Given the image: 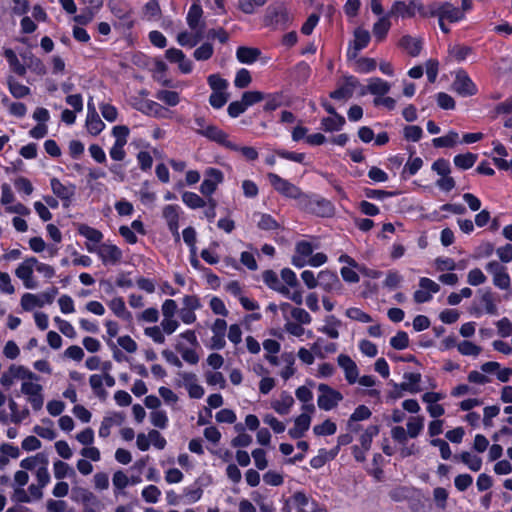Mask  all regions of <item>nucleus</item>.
I'll return each mask as SVG.
<instances>
[{"instance_id": "obj_4", "label": "nucleus", "mask_w": 512, "mask_h": 512, "mask_svg": "<svg viewBox=\"0 0 512 512\" xmlns=\"http://www.w3.org/2000/svg\"><path fill=\"white\" fill-rule=\"evenodd\" d=\"M317 405L321 410L330 411L343 400V395L327 384L318 385Z\"/></svg>"}, {"instance_id": "obj_56", "label": "nucleus", "mask_w": 512, "mask_h": 512, "mask_svg": "<svg viewBox=\"0 0 512 512\" xmlns=\"http://www.w3.org/2000/svg\"><path fill=\"white\" fill-rule=\"evenodd\" d=\"M472 53V49L468 46L454 45L449 48V56L457 61L462 62Z\"/></svg>"}, {"instance_id": "obj_1", "label": "nucleus", "mask_w": 512, "mask_h": 512, "mask_svg": "<svg viewBox=\"0 0 512 512\" xmlns=\"http://www.w3.org/2000/svg\"><path fill=\"white\" fill-rule=\"evenodd\" d=\"M426 14L427 17L435 16L438 18L439 27L444 33H448L450 31L446 22L457 23L464 19L463 11L449 2L429 4L427 6Z\"/></svg>"}, {"instance_id": "obj_19", "label": "nucleus", "mask_w": 512, "mask_h": 512, "mask_svg": "<svg viewBox=\"0 0 512 512\" xmlns=\"http://www.w3.org/2000/svg\"><path fill=\"white\" fill-rule=\"evenodd\" d=\"M203 10L198 3H193L187 13L186 21L190 29L197 33L198 37H203L205 23L202 21Z\"/></svg>"}, {"instance_id": "obj_49", "label": "nucleus", "mask_w": 512, "mask_h": 512, "mask_svg": "<svg viewBox=\"0 0 512 512\" xmlns=\"http://www.w3.org/2000/svg\"><path fill=\"white\" fill-rule=\"evenodd\" d=\"M143 111L150 115V116H154V117H157V118H167V114H168V110L165 109L162 105H160L159 103L155 102V101H152V100H147L145 103H144V109Z\"/></svg>"}, {"instance_id": "obj_5", "label": "nucleus", "mask_w": 512, "mask_h": 512, "mask_svg": "<svg viewBox=\"0 0 512 512\" xmlns=\"http://www.w3.org/2000/svg\"><path fill=\"white\" fill-rule=\"evenodd\" d=\"M290 14L283 4L269 6L264 16V24L269 27H284L290 22Z\"/></svg>"}, {"instance_id": "obj_48", "label": "nucleus", "mask_w": 512, "mask_h": 512, "mask_svg": "<svg viewBox=\"0 0 512 512\" xmlns=\"http://www.w3.org/2000/svg\"><path fill=\"white\" fill-rule=\"evenodd\" d=\"M144 17L149 21H157L161 18V8L157 0L148 1L143 8Z\"/></svg>"}, {"instance_id": "obj_30", "label": "nucleus", "mask_w": 512, "mask_h": 512, "mask_svg": "<svg viewBox=\"0 0 512 512\" xmlns=\"http://www.w3.org/2000/svg\"><path fill=\"white\" fill-rule=\"evenodd\" d=\"M391 15L389 13L382 15L376 23L373 25V35L377 39V41H382L388 31L391 28V22H390Z\"/></svg>"}, {"instance_id": "obj_45", "label": "nucleus", "mask_w": 512, "mask_h": 512, "mask_svg": "<svg viewBox=\"0 0 512 512\" xmlns=\"http://www.w3.org/2000/svg\"><path fill=\"white\" fill-rule=\"evenodd\" d=\"M479 292L481 293L480 300L484 305L486 313L496 315L498 311L493 292L490 289L480 290Z\"/></svg>"}, {"instance_id": "obj_11", "label": "nucleus", "mask_w": 512, "mask_h": 512, "mask_svg": "<svg viewBox=\"0 0 512 512\" xmlns=\"http://www.w3.org/2000/svg\"><path fill=\"white\" fill-rule=\"evenodd\" d=\"M158 450H163L166 445V439L161 435L158 430L151 429L147 434L139 433L136 437V446L140 451L149 450L150 446Z\"/></svg>"}, {"instance_id": "obj_44", "label": "nucleus", "mask_w": 512, "mask_h": 512, "mask_svg": "<svg viewBox=\"0 0 512 512\" xmlns=\"http://www.w3.org/2000/svg\"><path fill=\"white\" fill-rule=\"evenodd\" d=\"M325 321L326 324L319 328V331L326 334L331 339H337L339 337L338 328L341 325V322L334 316H328Z\"/></svg>"}, {"instance_id": "obj_18", "label": "nucleus", "mask_w": 512, "mask_h": 512, "mask_svg": "<svg viewBox=\"0 0 512 512\" xmlns=\"http://www.w3.org/2000/svg\"><path fill=\"white\" fill-rule=\"evenodd\" d=\"M444 398L445 394L442 392H426L421 396V400L427 405V412L432 418H439L444 415V407L438 404Z\"/></svg>"}, {"instance_id": "obj_15", "label": "nucleus", "mask_w": 512, "mask_h": 512, "mask_svg": "<svg viewBox=\"0 0 512 512\" xmlns=\"http://www.w3.org/2000/svg\"><path fill=\"white\" fill-rule=\"evenodd\" d=\"M318 286H320L325 292L341 294L343 285L338 278L337 274L329 271L322 270L317 275Z\"/></svg>"}, {"instance_id": "obj_7", "label": "nucleus", "mask_w": 512, "mask_h": 512, "mask_svg": "<svg viewBox=\"0 0 512 512\" xmlns=\"http://www.w3.org/2000/svg\"><path fill=\"white\" fill-rule=\"evenodd\" d=\"M36 378L37 375L25 366L12 364L8 370L2 374L0 383L3 387L9 388L14 384L15 380H22V382H24L26 379Z\"/></svg>"}, {"instance_id": "obj_52", "label": "nucleus", "mask_w": 512, "mask_h": 512, "mask_svg": "<svg viewBox=\"0 0 512 512\" xmlns=\"http://www.w3.org/2000/svg\"><path fill=\"white\" fill-rule=\"evenodd\" d=\"M457 349L464 356L478 357L482 352V348L471 341L464 340L457 344Z\"/></svg>"}, {"instance_id": "obj_63", "label": "nucleus", "mask_w": 512, "mask_h": 512, "mask_svg": "<svg viewBox=\"0 0 512 512\" xmlns=\"http://www.w3.org/2000/svg\"><path fill=\"white\" fill-rule=\"evenodd\" d=\"M141 495H142V498L147 503H157L161 496V491L157 486L151 484V485L144 487Z\"/></svg>"}, {"instance_id": "obj_40", "label": "nucleus", "mask_w": 512, "mask_h": 512, "mask_svg": "<svg viewBox=\"0 0 512 512\" xmlns=\"http://www.w3.org/2000/svg\"><path fill=\"white\" fill-rule=\"evenodd\" d=\"M367 90L369 93L381 97L389 92L390 84L381 78H372L369 80Z\"/></svg>"}, {"instance_id": "obj_46", "label": "nucleus", "mask_w": 512, "mask_h": 512, "mask_svg": "<svg viewBox=\"0 0 512 512\" xmlns=\"http://www.w3.org/2000/svg\"><path fill=\"white\" fill-rule=\"evenodd\" d=\"M477 160V155L467 152L465 154H458L454 157L453 162L456 167L462 170H467L473 167Z\"/></svg>"}, {"instance_id": "obj_10", "label": "nucleus", "mask_w": 512, "mask_h": 512, "mask_svg": "<svg viewBox=\"0 0 512 512\" xmlns=\"http://www.w3.org/2000/svg\"><path fill=\"white\" fill-rule=\"evenodd\" d=\"M486 271L492 276V282L495 287L501 290H507L511 284V278L507 268L500 262L493 260L486 264Z\"/></svg>"}, {"instance_id": "obj_53", "label": "nucleus", "mask_w": 512, "mask_h": 512, "mask_svg": "<svg viewBox=\"0 0 512 512\" xmlns=\"http://www.w3.org/2000/svg\"><path fill=\"white\" fill-rule=\"evenodd\" d=\"M337 431V425L330 419H326L323 423L315 425L313 427V433L316 436H330L335 434Z\"/></svg>"}, {"instance_id": "obj_51", "label": "nucleus", "mask_w": 512, "mask_h": 512, "mask_svg": "<svg viewBox=\"0 0 512 512\" xmlns=\"http://www.w3.org/2000/svg\"><path fill=\"white\" fill-rule=\"evenodd\" d=\"M182 201L187 207L191 209L202 208L206 205V202L203 198H201L198 194L190 191H186L182 194Z\"/></svg>"}, {"instance_id": "obj_24", "label": "nucleus", "mask_w": 512, "mask_h": 512, "mask_svg": "<svg viewBox=\"0 0 512 512\" xmlns=\"http://www.w3.org/2000/svg\"><path fill=\"white\" fill-rule=\"evenodd\" d=\"M358 83L359 82L355 77H346L345 82L339 88L330 93V97L335 100H348L352 97Z\"/></svg>"}, {"instance_id": "obj_61", "label": "nucleus", "mask_w": 512, "mask_h": 512, "mask_svg": "<svg viewBox=\"0 0 512 512\" xmlns=\"http://www.w3.org/2000/svg\"><path fill=\"white\" fill-rule=\"evenodd\" d=\"M290 314H291L292 319L296 323H299L302 325H309L312 322L311 315L303 308H299V307L291 308Z\"/></svg>"}, {"instance_id": "obj_64", "label": "nucleus", "mask_w": 512, "mask_h": 512, "mask_svg": "<svg viewBox=\"0 0 512 512\" xmlns=\"http://www.w3.org/2000/svg\"><path fill=\"white\" fill-rule=\"evenodd\" d=\"M403 136L407 141L418 142L423 136V130L418 125L405 126Z\"/></svg>"}, {"instance_id": "obj_20", "label": "nucleus", "mask_w": 512, "mask_h": 512, "mask_svg": "<svg viewBox=\"0 0 512 512\" xmlns=\"http://www.w3.org/2000/svg\"><path fill=\"white\" fill-rule=\"evenodd\" d=\"M201 136L216 142L227 149H237V144L228 139V135L220 128L210 124L205 130H201Z\"/></svg>"}, {"instance_id": "obj_32", "label": "nucleus", "mask_w": 512, "mask_h": 512, "mask_svg": "<svg viewBox=\"0 0 512 512\" xmlns=\"http://www.w3.org/2000/svg\"><path fill=\"white\" fill-rule=\"evenodd\" d=\"M345 122V118L342 115L335 114V116L325 117L321 120V129L325 132L340 131Z\"/></svg>"}, {"instance_id": "obj_35", "label": "nucleus", "mask_w": 512, "mask_h": 512, "mask_svg": "<svg viewBox=\"0 0 512 512\" xmlns=\"http://www.w3.org/2000/svg\"><path fill=\"white\" fill-rule=\"evenodd\" d=\"M424 417L417 415L409 417L406 423V431L410 438H417L424 429Z\"/></svg>"}, {"instance_id": "obj_17", "label": "nucleus", "mask_w": 512, "mask_h": 512, "mask_svg": "<svg viewBox=\"0 0 512 512\" xmlns=\"http://www.w3.org/2000/svg\"><path fill=\"white\" fill-rule=\"evenodd\" d=\"M453 90L463 97L472 96L477 93V87L464 70L456 73L452 84Z\"/></svg>"}, {"instance_id": "obj_33", "label": "nucleus", "mask_w": 512, "mask_h": 512, "mask_svg": "<svg viewBox=\"0 0 512 512\" xmlns=\"http://www.w3.org/2000/svg\"><path fill=\"white\" fill-rule=\"evenodd\" d=\"M53 474L57 480H62L66 477L76 478L75 470L68 463L61 460L53 463Z\"/></svg>"}, {"instance_id": "obj_59", "label": "nucleus", "mask_w": 512, "mask_h": 512, "mask_svg": "<svg viewBox=\"0 0 512 512\" xmlns=\"http://www.w3.org/2000/svg\"><path fill=\"white\" fill-rule=\"evenodd\" d=\"M203 37H198L196 32L188 33L186 31L181 32L177 36V42L181 46L194 47Z\"/></svg>"}, {"instance_id": "obj_50", "label": "nucleus", "mask_w": 512, "mask_h": 512, "mask_svg": "<svg viewBox=\"0 0 512 512\" xmlns=\"http://www.w3.org/2000/svg\"><path fill=\"white\" fill-rule=\"evenodd\" d=\"M71 499L74 502L89 503L94 499V495L88 489L81 486H73L71 490Z\"/></svg>"}, {"instance_id": "obj_37", "label": "nucleus", "mask_w": 512, "mask_h": 512, "mask_svg": "<svg viewBox=\"0 0 512 512\" xmlns=\"http://www.w3.org/2000/svg\"><path fill=\"white\" fill-rule=\"evenodd\" d=\"M400 46L413 57L419 55L422 49L420 39L411 36H403L400 40Z\"/></svg>"}, {"instance_id": "obj_16", "label": "nucleus", "mask_w": 512, "mask_h": 512, "mask_svg": "<svg viewBox=\"0 0 512 512\" xmlns=\"http://www.w3.org/2000/svg\"><path fill=\"white\" fill-rule=\"evenodd\" d=\"M111 13L118 18L126 29L134 26L131 8L122 0H111L108 4Z\"/></svg>"}, {"instance_id": "obj_38", "label": "nucleus", "mask_w": 512, "mask_h": 512, "mask_svg": "<svg viewBox=\"0 0 512 512\" xmlns=\"http://www.w3.org/2000/svg\"><path fill=\"white\" fill-rule=\"evenodd\" d=\"M312 351L319 358H324L325 354L334 353L337 350L335 343H327L323 338H318L312 345Z\"/></svg>"}, {"instance_id": "obj_34", "label": "nucleus", "mask_w": 512, "mask_h": 512, "mask_svg": "<svg viewBox=\"0 0 512 512\" xmlns=\"http://www.w3.org/2000/svg\"><path fill=\"white\" fill-rule=\"evenodd\" d=\"M122 421L123 417L119 413H115L112 416L104 417L98 431L99 437L107 438L111 433V428L114 425L121 424Z\"/></svg>"}, {"instance_id": "obj_3", "label": "nucleus", "mask_w": 512, "mask_h": 512, "mask_svg": "<svg viewBox=\"0 0 512 512\" xmlns=\"http://www.w3.org/2000/svg\"><path fill=\"white\" fill-rule=\"evenodd\" d=\"M267 178L271 186L274 188V190L284 197L291 199H300L304 196V193L301 191L299 187H297L287 179L280 177L276 173H268Z\"/></svg>"}, {"instance_id": "obj_9", "label": "nucleus", "mask_w": 512, "mask_h": 512, "mask_svg": "<svg viewBox=\"0 0 512 512\" xmlns=\"http://www.w3.org/2000/svg\"><path fill=\"white\" fill-rule=\"evenodd\" d=\"M427 6H423L422 3L418 0H411L409 4H406L404 1H395L389 11V14L397 15L402 18L405 17H413L416 13L427 17Z\"/></svg>"}, {"instance_id": "obj_8", "label": "nucleus", "mask_w": 512, "mask_h": 512, "mask_svg": "<svg viewBox=\"0 0 512 512\" xmlns=\"http://www.w3.org/2000/svg\"><path fill=\"white\" fill-rule=\"evenodd\" d=\"M36 264L37 258L27 257L15 269L16 277L22 281L26 289L37 288V282L33 278Z\"/></svg>"}, {"instance_id": "obj_22", "label": "nucleus", "mask_w": 512, "mask_h": 512, "mask_svg": "<svg viewBox=\"0 0 512 512\" xmlns=\"http://www.w3.org/2000/svg\"><path fill=\"white\" fill-rule=\"evenodd\" d=\"M337 362L340 368L344 371L346 381L349 384H355L359 376V369L355 361L346 354H340L337 358Z\"/></svg>"}, {"instance_id": "obj_31", "label": "nucleus", "mask_w": 512, "mask_h": 512, "mask_svg": "<svg viewBox=\"0 0 512 512\" xmlns=\"http://www.w3.org/2000/svg\"><path fill=\"white\" fill-rule=\"evenodd\" d=\"M454 460H459L465 464L471 471L477 472L482 467V459L470 452H462L453 456Z\"/></svg>"}, {"instance_id": "obj_12", "label": "nucleus", "mask_w": 512, "mask_h": 512, "mask_svg": "<svg viewBox=\"0 0 512 512\" xmlns=\"http://www.w3.org/2000/svg\"><path fill=\"white\" fill-rule=\"evenodd\" d=\"M204 180L200 185V192L207 197L212 196L219 184L224 180V174L216 168H207L204 172Z\"/></svg>"}, {"instance_id": "obj_55", "label": "nucleus", "mask_w": 512, "mask_h": 512, "mask_svg": "<svg viewBox=\"0 0 512 512\" xmlns=\"http://www.w3.org/2000/svg\"><path fill=\"white\" fill-rule=\"evenodd\" d=\"M309 499L303 492H295L287 501L284 509L290 512L291 507L304 508L308 505Z\"/></svg>"}, {"instance_id": "obj_13", "label": "nucleus", "mask_w": 512, "mask_h": 512, "mask_svg": "<svg viewBox=\"0 0 512 512\" xmlns=\"http://www.w3.org/2000/svg\"><path fill=\"white\" fill-rule=\"evenodd\" d=\"M440 290L439 284L427 277L419 279V289L413 294L416 303H426L432 299L433 294Z\"/></svg>"}, {"instance_id": "obj_54", "label": "nucleus", "mask_w": 512, "mask_h": 512, "mask_svg": "<svg viewBox=\"0 0 512 512\" xmlns=\"http://www.w3.org/2000/svg\"><path fill=\"white\" fill-rule=\"evenodd\" d=\"M378 433L379 428L376 425L367 427V429L363 432V434L360 436V444L364 451H368L370 449L372 440L375 436L378 435Z\"/></svg>"}, {"instance_id": "obj_2", "label": "nucleus", "mask_w": 512, "mask_h": 512, "mask_svg": "<svg viewBox=\"0 0 512 512\" xmlns=\"http://www.w3.org/2000/svg\"><path fill=\"white\" fill-rule=\"evenodd\" d=\"M38 381L37 376L36 379H26L21 383V393L26 396L27 402L35 411L41 410L44 405L43 387Z\"/></svg>"}, {"instance_id": "obj_39", "label": "nucleus", "mask_w": 512, "mask_h": 512, "mask_svg": "<svg viewBox=\"0 0 512 512\" xmlns=\"http://www.w3.org/2000/svg\"><path fill=\"white\" fill-rule=\"evenodd\" d=\"M85 126L87 132L92 136H97L105 129V123L101 120L98 114L96 115H87Z\"/></svg>"}, {"instance_id": "obj_23", "label": "nucleus", "mask_w": 512, "mask_h": 512, "mask_svg": "<svg viewBox=\"0 0 512 512\" xmlns=\"http://www.w3.org/2000/svg\"><path fill=\"white\" fill-rule=\"evenodd\" d=\"M163 217L172 235L179 239L180 207L178 205H166L163 208Z\"/></svg>"}, {"instance_id": "obj_14", "label": "nucleus", "mask_w": 512, "mask_h": 512, "mask_svg": "<svg viewBox=\"0 0 512 512\" xmlns=\"http://www.w3.org/2000/svg\"><path fill=\"white\" fill-rule=\"evenodd\" d=\"M317 247V245L306 240L297 242L295 245V253L291 260L292 264L296 268H303L304 266H307V261H309V258L313 255V252Z\"/></svg>"}, {"instance_id": "obj_43", "label": "nucleus", "mask_w": 512, "mask_h": 512, "mask_svg": "<svg viewBox=\"0 0 512 512\" xmlns=\"http://www.w3.org/2000/svg\"><path fill=\"white\" fill-rule=\"evenodd\" d=\"M8 89L13 97L17 99L28 96L31 92L30 88L26 85L16 81L13 77H10L7 81Z\"/></svg>"}, {"instance_id": "obj_41", "label": "nucleus", "mask_w": 512, "mask_h": 512, "mask_svg": "<svg viewBox=\"0 0 512 512\" xmlns=\"http://www.w3.org/2000/svg\"><path fill=\"white\" fill-rule=\"evenodd\" d=\"M155 98L164 104L174 107L180 103V95L178 92L161 89L155 93Z\"/></svg>"}, {"instance_id": "obj_42", "label": "nucleus", "mask_w": 512, "mask_h": 512, "mask_svg": "<svg viewBox=\"0 0 512 512\" xmlns=\"http://www.w3.org/2000/svg\"><path fill=\"white\" fill-rule=\"evenodd\" d=\"M371 410L365 405H359L354 412L351 414L348 420V428L352 431H356L357 428L354 423L357 421L366 420L371 416Z\"/></svg>"}, {"instance_id": "obj_57", "label": "nucleus", "mask_w": 512, "mask_h": 512, "mask_svg": "<svg viewBox=\"0 0 512 512\" xmlns=\"http://www.w3.org/2000/svg\"><path fill=\"white\" fill-rule=\"evenodd\" d=\"M151 424L159 429H165L168 426L169 419L164 410H155L150 412Z\"/></svg>"}, {"instance_id": "obj_6", "label": "nucleus", "mask_w": 512, "mask_h": 512, "mask_svg": "<svg viewBox=\"0 0 512 512\" xmlns=\"http://www.w3.org/2000/svg\"><path fill=\"white\" fill-rule=\"evenodd\" d=\"M87 250L97 253L104 265H115L122 259V251L114 244L103 243L98 248L87 244Z\"/></svg>"}, {"instance_id": "obj_60", "label": "nucleus", "mask_w": 512, "mask_h": 512, "mask_svg": "<svg viewBox=\"0 0 512 512\" xmlns=\"http://www.w3.org/2000/svg\"><path fill=\"white\" fill-rule=\"evenodd\" d=\"M345 315L351 320L358 321L361 323H369L372 321V317L357 307L348 308Z\"/></svg>"}, {"instance_id": "obj_62", "label": "nucleus", "mask_w": 512, "mask_h": 512, "mask_svg": "<svg viewBox=\"0 0 512 512\" xmlns=\"http://www.w3.org/2000/svg\"><path fill=\"white\" fill-rule=\"evenodd\" d=\"M486 281L487 277L480 268H473L467 274V283L471 286H479Z\"/></svg>"}, {"instance_id": "obj_36", "label": "nucleus", "mask_w": 512, "mask_h": 512, "mask_svg": "<svg viewBox=\"0 0 512 512\" xmlns=\"http://www.w3.org/2000/svg\"><path fill=\"white\" fill-rule=\"evenodd\" d=\"M459 142V134L451 130L446 135L434 138L432 144L436 148H450Z\"/></svg>"}, {"instance_id": "obj_28", "label": "nucleus", "mask_w": 512, "mask_h": 512, "mask_svg": "<svg viewBox=\"0 0 512 512\" xmlns=\"http://www.w3.org/2000/svg\"><path fill=\"white\" fill-rule=\"evenodd\" d=\"M196 348L197 347L186 345L183 341H177L175 343L176 351L180 353L182 359L190 365H196L199 362L200 358Z\"/></svg>"}, {"instance_id": "obj_29", "label": "nucleus", "mask_w": 512, "mask_h": 512, "mask_svg": "<svg viewBox=\"0 0 512 512\" xmlns=\"http://www.w3.org/2000/svg\"><path fill=\"white\" fill-rule=\"evenodd\" d=\"M260 55L261 51L254 47L240 46L236 50V58L240 63L243 64L249 65L254 63Z\"/></svg>"}, {"instance_id": "obj_47", "label": "nucleus", "mask_w": 512, "mask_h": 512, "mask_svg": "<svg viewBox=\"0 0 512 512\" xmlns=\"http://www.w3.org/2000/svg\"><path fill=\"white\" fill-rule=\"evenodd\" d=\"M78 232L81 236L85 237L87 240L93 242L94 244L100 243L103 239V234L101 231L86 224H81L78 228Z\"/></svg>"}, {"instance_id": "obj_21", "label": "nucleus", "mask_w": 512, "mask_h": 512, "mask_svg": "<svg viewBox=\"0 0 512 512\" xmlns=\"http://www.w3.org/2000/svg\"><path fill=\"white\" fill-rule=\"evenodd\" d=\"M50 187L53 194L62 201L70 202L76 192V186L72 183H62L58 178L50 179Z\"/></svg>"}, {"instance_id": "obj_27", "label": "nucleus", "mask_w": 512, "mask_h": 512, "mask_svg": "<svg viewBox=\"0 0 512 512\" xmlns=\"http://www.w3.org/2000/svg\"><path fill=\"white\" fill-rule=\"evenodd\" d=\"M404 379L405 381L401 384H394L395 389L408 391L411 394H416L421 391V388L419 387L421 375L419 373H405Z\"/></svg>"}, {"instance_id": "obj_25", "label": "nucleus", "mask_w": 512, "mask_h": 512, "mask_svg": "<svg viewBox=\"0 0 512 512\" xmlns=\"http://www.w3.org/2000/svg\"><path fill=\"white\" fill-rule=\"evenodd\" d=\"M312 417L306 413H301L294 419V426L289 429L288 434L292 439L302 438L309 430Z\"/></svg>"}, {"instance_id": "obj_26", "label": "nucleus", "mask_w": 512, "mask_h": 512, "mask_svg": "<svg viewBox=\"0 0 512 512\" xmlns=\"http://www.w3.org/2000/svg\"><path fill=\"white\" fill-rule=\"evenodd\" d=\"M294 403L292 395L287 391H282L279 398L271 402V407L276 413L287 415L290 413Z\"/></svg>"}, {"instance_id": "obj_58", "label": "nucleus", "mask_w": 512, "mask_h": 512, "mask_svg": "<svg viewBox=\"0 0 512 512\" xmlns=\"http://www.w3.org/2000/svg\"><path fill=\"white\" fill-rule=\"evenodd\" d=\"M267 0H238L239 9L245 14H253L258 8L264 6Z\"/></svg>"}]
</instances>
